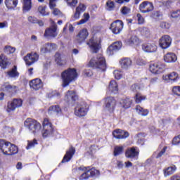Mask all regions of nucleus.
<instances>
[{
  "label": "nucleus",
  "instance_id": "a19ab883",
  "mask_svg": "<svg viewBox=\"0 0 180 180\" xmlns=\"http://www.w3.org/2000/svg\"><path fill=\"white\" fill-rule=\"evenodd\" d=\"M18 153H19V148H18L16 145L13 143H11L10 148L8 150V153L7 155L8 156L15 155V154H18Z\"/></svg>",
  "mask_w": 180,
  "mask_h": 180
},
{
  "label": "nucleus",
  "instance_id": "2f4dec72",
  "mask_svg": "<svg viewBox=\"0 0 180 180\" xmlns=\"http://www.w3.org/2000/svg\"><path fill=\"white\" fill-rule=\"evenodd\" d=\"M4 4L7 9L10 11H13L18 6L19 4V0H5Z\"/></svg>",
  "mask_w": 180,
  "mask_h": 180
},
{
  "label": "nucleus",
  "instance_id": "20e7f679",
  "mask_svg": "<svg viewBox=\"0 0 180 180\" xmlns=\"http://www.w3.org/2000/svg\"><path fill=\"white\" fill-rule=\"evenodd\" d=\"M43 129H42V137L43 139H47V137H51L54 134V127H53V124L50 122L49 118H44L42 122Z\"/></svg>",
  "mask_w": 180,
  "mask_h": 180
},
{
  "label": "nucleus",
  "instance_id": "680f3d73",
  "mask_svg": "<svg viewBox=\"0 0 180 180\" xmlns=\"http://www.w3.org/2000/svg\"><path fill=\"white\" fill-rule=\"evenodd\" d=\"M136 18H138V23L139 25H143V23H144V18H143V16L141 15V14L138 13L136 15Z\"/></svg>",
  "mask_w": 180,
  "mask_h": 180
},
{
  "label": "nucleus",
  "instance_id": "bb28decb",
  "mask_svg": "<svg viewBox=\"0 0 180 180\" xmlns=\"http://www.w3.org/2000/svg\"><path fill=\"white\" fill-rule=\"evenodd\" d=\"M12 63L11 61H9V59L8 57H6L5 55L1 53L0 55V67L1 70H6L9 65H11Z\"/></svg>",
  "mask_w": 180,
  "mask_h": 180
},
{
  "label": "nucleus",
  "instance_id": "bf43d9fd",
  "mask_svg": "<svg viewBox=\"0 0 180 180\" xmlns=\"http://www.w3.org/2000/svg\"><path fill=\"white\" fill-rule=\"evenodd\" d=\"M167 148H168V147L165 146L162 149V150L157 155L156 158H161V157H162V155H164V154H165V151H167Z\"/></svg>",
  "mask_w": 180,
  "mask_h": 180
},
{
  "label": "nucleus",
  "instance_id": "2eb2a0df",
  "mask_svg": "<svg viewBox=\"0 0 180 180\" xmlns=\"http://www.w3.org/2000/svg\"><path fill=\"white\" fill-rule=\"evenodd\" d=\"M172 43V39L169 35H163L160 39H159V46L163 50H165L171 46V44Z\"/></svg>",
  "mask_w": 180,
  "mask_h": 180
},
{
  "label": "nucleus",
  "instance_id": "4be33fe9",
  "mask_svg": "<svg viewBox=\"0 0 180 180\" xmlns=\"http://www.w3.org/2000/svg\"><path fill=\"white\" fill-rule=\"evenodd\" d=\"M30 88L34 91H39L43 88V82L40 79H34L30 82Z\"/></svg>",
  "mask_w": 180,
  "mask_h": 180
},
{
  "label": "nucleus",
  "instance_id": "a211bd4d",
  "mask_svg": "<svg viewBox=\"0 0 180 180\" xmlns=\"http://www.w3.org/2000/svg\"><path fill=\"white\" fill-rule=\"evenodd\" d=\"M88 36H89L88 30L82 29L77 34L75 41L77 42L79 44H82V43H84L86 39H88Z\"/></svg>",
  "mask_w": 180,
  "mask_h": 180
},
{
  "label": "nucleus",
  "instance_id": "9d476101",
  "mask_svg": "<svg viewBox=\"0 0 180 180\" xmlns=\"http://www.w3.org/2000/svg\"><path fill=\"white\" fill-rule=\"evenodd\" d=\"M149 71L152 72V74H162L165 72V65L162 62L151 63L149 66Z\"/></svg>",
  "mask_w": 180,
  "mask_h": 180
},
{
  "label": "nucleus",
  "instance_id": "f3484780",
  "mask_svg": "<svg viewBox=\"0 0 180 180\" xmlns=\"http://www.w3.org/2000/svg\"><path fill=\"white\" fill-rule=\"evenodd\" d=\"M112 136L117 140H124V139H127L130 136V134L127 131L117 129L112 131Z\"/></svg>",
  "mask_w": 180,
  "mask_h": 180
},
{
  "label": "nucleus",
  "instance_id": "c85d7f7f",
  "mask_svg": "<svg viewBox=\"0 0 180 180\" xmlns=\"http://www.w3.org/2000/svg\"><path fill=\"white\" fill-rule=\"evenodd\" d=\"M86 10V6L85 4H79V6L76 8V11L73 15L74 20H77L81 17V13L85 12Z\"/></svg>",
  "mask_w": 180,
  "mask_h": 180
},
{
  "label": "nucleus",
  "instance_id": "e433bc0d",
  "mask_svg": "<svg viewBox=\"0 0 180 180\" xmlns=\"http://www.w3.org/2000/svg\"><path fill=\"white\" fill-rule=\"evenodd\" d=\"M61 112H62L61 108H60V105H51L48 109L49 115H53V113H56V115H60Z\"/></svg>",
  "mask_w": 180,
  "mask_h": 180
},
{
  "label": "nucleus",
  "instance_id": "338daca9",
  "mask_svg": "<svg viewBox=\"0 0 180 180\" xmlns=\"http://www.w3.org/2000/svg\"><path fill=\"white\" fill-rule=\"evenodd\" d=\"M172 144L174 146H176L177 144H180L179 138L178 136H175L172 140Z\"/></svg>",
  "mask_w": 180,
  "mask_h": 180
},
{
  "label": "nucleus",
  "instance_id": "9b49d317",
  "mask_svg": "<svg viewBox=\"0 0 180 180\" xmlns=\"http://www.w3.org/2000/svg\"><path fill=\"white\" fill-rule=\"evenodd\" d=\"M44 36L47 39H54L58 36L57 32V24L54 21H52V25L50 27L45 30Z\"/></svg>",
  "mask_w": 180,
  "mask_h": 180
},
{
  "label": "nucleus",
  "instance_id": "37998d69",
  "mask_svg": "<svg viewBox=\"0 0 180 180\" xmlns=\"http://www.w3.org/2000/svg\"><path fill=\"white\" fill-rule=\"evenodd\" d=\"M124 153V147L123 146H115L113 150L114 157H119V155H122Z\"/></svg>",
  "mask_w": 180,
  "mask_h": 180
},
{
  "label": "nucleus",
  "instance_id": "e2e57ef3",
  "mask_svg": "<svg viewBox=\"0 0 180 180\" xmlns=\"http://www.w3.org/2000/svg\"><path fill=\"white\" fill-rule=\"evenodd\" d=\"M53 15H54V16H60V15H62V13L61 11H60V9L58 8H53Z\"/></svg>",
  "mask_w": 180,
  "mask_h": 180
},
{
  "label": "nucleus",
  "instance_id": "09e8293b",
  "mask_svg": "<svg viewBox=\"0 0 180 180\" xmlns=\"http://www.w3.org/2000/svg\"><path fill=\"white\" fill-rule=\"evenodd\" d=\"M37 144V140L34 139L32 141H28V144L26 146V150H30V148H33Z\"/></svg>",
  "mask_w": 180,
  "mask_h": 180
},
{
  "label": "nucleus",
  "instance_id": "a18cd8bd",
  "mask_svg": "<svg viewBox=\"0 0 180 180\" xmlns=\"http://www.w3.org/2000/svg\"><path fill=\"white\" fill-rule=\"evenodd\" d=\"M87 171L89 172V174L90 175V177H94V176H99L101 172L99 170L95 169V167H92L91 169L87 168Z\"/></svg>",
  "mask_w": 180,
  "mask_h": 180
},
{
  "label": "nucleus",
  "instance_id": "aec40b11",
  "mask_svg": "<svg viewBox=\"0 0 180 180\" xmlns=\"http://www.w3.org/2000/svg\"><path fill=\"white\" fill-rule=\"evenodd\" d=\"M75 148L72 146H71L69 148V150L66 151L60 164H64L65 162H70V161H71V160L72 159V158L74 157L75 154Z\"/></svg>",
  "mask_w": 180,
  "mask_h": 180
},
{
  "label": "nucleus",
  "instance_id": "7ed1b4c3",
  "mask_svg": "<svg viewBox=\"0 0 180 180\" xmlns=\"http://www.w3.org/2000/svg\"><path fill=\"white\" fill-rule=\"evenodd\" d=\"M24 125L33 134H36V133H38L41 129V124L33 118H27L24 122Z\"/></svg>",
  "mask_w": 180,
  "mask_h": 180
},
{
  "label": "nucleus",
  "instance_id": "c756f323",
  "mask_svg": "<svg viewBox=\"0 0 180 180\" xmlns=\"http://www.w3.org/2000/svg\"><path fill=\"white\" fill-rule=\"evenodd\" d=\"M88 168H89V167H84V166H81L77 168L78 171H84V172L79 176V180H87V179H89V178H91V175H89V172H88Z\"/></svg>",
  "mask_w": 180,
  "mask_h": 180
},
{
  "label": "nucleus",
  "instance_id": "5fc2aeb1",
  "mask_svg": "<svg viewBox=\"0 0 180 180\" xmlns=\"http://www.w3.org/2000/svg\"><path fill=\"white\" fill-rule=\"evenodd\" d=\"M172 92L174 95L180 96V86H174L172 89Z\"/></svg>",
  "mask_w": 180,
  "mask_h": 180
},
{
  "label": "nucleus",
  "instance_id": "72a5a7b5",
  "mask_svg": "<svg viewBox=\"0 0 180 180\" xmlns=\"http://www.w3.org/2000/svg\"><path fill=\"white\" fill-rule=\"evenodd\" d=\"M120 103L123 109H130V108H131V105L133 104V100L127 97L126 98L121 100Z\"/></svg>",
  "mask_w": 180,
  "mask_h": 180
},
{
  "label": "nucleus",
  "instance_id": "423d86ee",
  "mask_svg": "<svg viewBox=\"0 0 180 180\" xmlns=\"http://www.w3.org/2000/svg\"><path fill=\"white\" fill-rule=\"evenodd\" d=\"M140 155V149L137 146L128 148L125 151V157L131 161H137Z\"/></svg>",
  "mask_w": 180,
  "mask_h": 180
},
{
  "label": "nucleus",
  "instance_id": "0e129e2a",
  "mask_svg": "<svg viewBox=\"0 0 180 180\" xmlns=\"http://www.w3.org/2000/svg\"><path fill=\"white\" fill-rule=\"evenodd\" d=\"M56 1L57 0H49L50 9H53L57 6V4H56Z\"/></svg>",
  "mask_w": 180,
  "mask_h": 180
},
{
  "label": "nucleus",
  "instance_id": "473e14b6",
  "mask_svg": "<svg viewBox=\"0 0 180 180\" xmlns=\"http://www.w3.org/2000/svg\"><path fill=\"white\" fill-rule=\"evenodd\" d=\"M142 49L146 53H154L157 51V46L154 44H144L142 45Z\"/></svg>",
  "mask_w": 180,
  "mask_h": 180
},
{
  "label": "nucleus",
  "instance_id": "7c9ffc66",
  "mask_svg": "<svg viewBox=\"0 0 180 180\" xmlns=\"http://www.w3.org/2000/svg\"><path fill=\"white\" fill-rule=\"evenodd\" d=\"M178 60L176 55L172 52H169L164 56L165 63H175Z\"/></svg>",
  "mask_w": 180,
  "mask_h": 180
},
{
  "label": "nucleus",
  "instance_id": "f03ea898",
  "mask_svg": "<svg viewBox=\"0 0 180 180\" xmlns=\"http://www.w3.org/2000/svg\"><path fill=\"white\" fill-rule=\"evenodd\" d=\"M88 67L91 68H96V70H101V71L105 72L108 68L106 65V59L102 55H97L96 57H93L88 63Z\"/></svg>",
  "mask_w": 180,
  "mask_h": 180
},
{
  "label": "nucleus",
  "instance_id": "4468645a",
  "mask_svg": "<svg viewBox=\"0 0 180 180\" xmlns=\"http://www.w3.org/2000/svg\"><path fill=\"white\" fill-rule=\"evenodd\" d=\"M39 54L36 52H32L30 53H27L26 56L24 57V61H25L26 65L30 67V65L34 64L36 61L39 60Z\"/></svg>",
  "mask_w": 180,
  "mask_h": 180
},
{
  "label": "nucleus",
  "instance_id": "f8f14e48",
  "mask_svg": "<svg viewBox=\"0 0 180 180\" xmlns=\"http://www.w3.org/2000/svg\"><path fill=\"white\" fill-rule=\"evenodd\" d=\"M123 26H124L123 21L120 20H116L111 23L110 30L113 33V34H120V33H121L123 30Z\"/></svg>",
  "mask_w": 180,
  "mask_h": 180
},
{
  "label": "nucleus",
  "instance_id": "6e6552de",
  "mask_svg": "<svg viewBox=\"0 0 180 180\" xmlns=\"http://www.w3.org/2000/svg\"><path fill=\"white\" fill-rule=\"evenodd\" d=\"M87 46H89L91 52L96 54L99 53V50L102 49V44H101V41L96 40L95 37H92L89 41L86 42Z\"/></svg>",
  "mask_w": 180,
  "mask_h": 180
},
{
  "label": "nucleus",
  "instance_id": "ddd939ff",
  "mask_svg": "<svg viewBox=\"0 0 180 180\" xmlns=\"http://www.w3.org/2000/svg\"><path fill=\"white\" fill-rule=\"evenodd\" d=\"M105 109L109 112V113H113L115 109H116V105L117 102L115 98L110 96L105 98Z\"/></svg>",
  "mask_w": 180,
  "mask_h": 180
},
{
  "label": "nucleus",
  "instance_id": "6e6d98bb",
  "mask_svg": "<svg viewBox=\"0 0 180 180\" xmlns=\"http://www.w3.org/2000/svg\"><path fill=\"white\" fill-rule=\"evenodd\" d=\"M161 16V12L160 11H153L150 14V18L153 19H158Z\"/></svg>",
  "mask_w": 180,
  "mask_h": 180
},
{
  "label": "nucleus",
  "instance_id": "393cba45",
  "mask_svg": "<svg viewBox=\"0 0 180 180\" xmlns=\"http://www.w3.org/2000/svg\"><path fill=\"white\" fill-rule=\"evenodd\" d=\"M55 50H57V44L47 43L45 44L44 47L41 48L40 51L43 54H46V53H51V51H54Z\"/></svg>",
  "mask_w": 180,
  "mask_h": 180
},
{
  "label": "nucleus",
  "instance_id": "4d7b16f0",
  "mask_svg": "<svg viewBox=\"0 0 180 180\" xmlns=\"http://www.w3.org/2000/svg\"><path fill=\"white\" fill-rule=\"evenodd\" d=\"M6 51L8 53V54H13V53H15L16 49L11 46H7L5 47Z\"/></svg>",
  "mask_w": 180,
  "mask_h": 180
},
{
  "label": "nucleus",
  "instance_id": "052dcab7",
  "mask_svg": "<svg viewBox=\"0 0 180 180\" xmlns=\"http://www.w3.org/2000/svg\"><path fill=\"white\" fill-rule=\"evenodd\" d=\"M121 12L122 15H127V13H130V8L127 6L122 7Z\"/></svg>",
  "mask_w": 180,
  "mask_h": 180
},
{
  "label": "nucleus",
  "instance_id": "4c0bfd02",
  "mask_svg": "<svg viewBox=\"0 0 180 180\" xmlns=\"http://www.w3.org/2000/svg\"><path fill=\"white\" fill-rule=\"evenodd\" d=\"M176 171V166L172 165L171 167L165 168L163 169V174L165 176H169V175H172Z\"/></svg>",
  "mask_w": 180,
  "mask_h": 180
},
{
  "label": "nucleus",
  "instance_id": "412c9836",
  "mask_svg": "<svg viewBox=\"0 0 180 180\" xmlns=\"http://www.w3.org/2000/svg\"><path fill=\"white\" fill-rule=\"evenodd\" d=\"M11 144V142L5 139H0V150L4 155H8Z\"/></svg>",
  "mask_w": 180,
  "mask_h": 180
},
{
  "label": "nucleus",
  "instance_id": "39448f33",
  "mask_svg": "<svg viewBox=\"0 0 180 180\" xmlns=\"http://www.w3.org/2000/svg\"><path fill=\"white\" fill-rule=\"evenodd\" d=\"M79 99L77 91L75 90H68L65 95L64 101L68 106H75L77 105V101Z\"/></svg>",
  "mask_w": 180,
  "mask_h": 180
},
{
  "label": "nucleus",
  "instance_id": "c03bdc74",
  "mask_svg": "<svg viewBox=\"0 0 180 180\" xmlns=\"http://www.w3.org/2000/svg\"><path fill=\"white\" fill-rule=\"evenodd\" d=\"M134 99L135 101V103H141L143 101H146V99H147V97L146 96H142L141 93H136Z\"/></svg>",
  "mask_w": 180,
  "mask_h": 180
},
{
  "label": "nucleus",
  "instance_id": "3c124183",
  "mask_svg": "<svg viewBox=\"0 0 180 180\" xmlns=\"http://www.w3.org/2000/svg\"><path fill=\"white\" fill-rule=\"evenodd\" d=\"M66 3L68 6H70V8H75V6H77V4H78V0H66Z\"/></svg>",
  "mask_w": 180,
  "mask_h": 180
},
{
  "label": "nucleus",
  "instance_id": "8fccbe9b",
  "mask_svg": "<svg viewBox=\"0 0 180 180\" xmlns=\"http://www.w3.org/2000/svg\"><path fill=\"white\" fill-rule=\"evenodd\" d=\"M105 6L107 7L108 11H113L115 9V1H112V0H108Z\"/></svg>",
  "mask_w": 180,
  "mask_h": 180
},
{
  "label": "nucleus",
  "instance_id": "13d9d810",
  "mask_svg": "<svg viewBox=\"0 0 180 180\" xmlns=\"http://www.w3.org/2000/svg\"><path fill=\"white\" fill-rule=\"evenodd\" d=\"M130 89L132 91V92H137V91L140 89V86L137 84H134L131 86Z\"/></svg>",
  "mask_w": 180,
  "mask_h": 180
},
{
  "label": "nucleus",
  "instance_id": "5701e85b",
  "mask_svg": "<svg viewBox=\"0 0 180 180\" xmlns=\"http://www.w3.org/2000/svg\"><path fill=\"white\" fill-rule=\"evenodd\" d=\"M1 89V91H4V92L11 94V95H13V94H16V92H18V86L8 84V83L3 84Z\"/></svg>",
  "mask_w": 180,
  "mask_h": 180
},
{
  "label": "nucleus",
  "instance_id": "864d4df0",
  "mask_svg": "<svg viewBox=\"0 0 180 180\" xmlns=\"http://www.w3.org/2000/svg\"><path fill=\"white\" fill-rule=\"evenodd\" d=\"M171 16L174 19H180V10L173 11L171 14Z\"/></svg>",
  "mask_w": 180,
  "mask_h": 180
},
{
  "label": "nucleus",
  "instance_id": "79ce46f5",
  "mask_svg": "<svg viewBox=\"0 0 180 180\" xmlns=\"http://www.w3.org/2000/svg\"><path fill=\"white\" fill-rule=\"evenodd\" d=\"M32 9V0H22V11L29 12Z\"/></svg>",
  "mask_w": 180,
  "mask_h": 180
},
{
  "label": "nucleus",
  "instance_id": "dca6fc26",
  "mask_svg": "<svg viewBox=\"0 0 180 180\" xmlns=\"http://www.w3.org/2000/svg\"><path fill=\"white\" fill-rule=\"evenodd\" d=\"M139 11L141 13H148L154 11V4L152 2L145 1L139 5Z\"/></svg>",
  "mask_w": 180,
  "mask_h": 180
},
{
  "label": "nucleus",
  "instance_id": "c9c22d12",
  "mask_svg": "<svg viewBox=\"0 0 180 180\" xmlns=\"http://www.w3.org/2000/svg\"><path fill=\"white\" fill-rule=\"evenodd\" d=\"M135 110L138 113V115H140V116L143 117L148 116V113H150V110L148 109H146L141 107L140 105H136Z\"/></svg>",
  "mask_w": 180,
  "mask_h": 180
},
{
  "label": "nucleus",
  "instance_id": "69168bd1",
  "mask_svg": "<svg viewBox=\"0 0 180 180\" xmlns=\"http://www.w3.org/2000/svg\"><path fill=\"white\" fill-rule=\"evenodd\" d=\"M28 21L30 22V23H33V24L37 23V19L36 18V17H33V16L28 17Z\"/></svg>",
  "mask_w": 180,
  "mask_h": 180
},
{
  "label": "nucleus",
  "instance_id": "58836bf2",
  "mask_svg": "<svg viewBox=\"0 0 180 180\" xmlns=\"http://www.w3.org/2000/svg\"><path fill=\"white\" fill-rule=\"evenodd\" d=\"M54 57L55 63H56L58 65L63 67V65H65V64H67V62L61 58V53H60L59 52H56Z\"/></svg>",
  "mask_w": 180,
  "mask_h": 180
},
{
  "label": "nucleus",
  "instance_id": "1a4fd4ad",
  "mask_svg": "<svg viewBox=\"0 0 180 180\" xmlns=\"http://www.w3.org/2000/svg\"><path fill=\"white\" fill-rule=\"evenodd\" d=\"M89 111V106L86 103H83L75 108V115L77 117H85Z\"/></svg>",
  "mask_w": 180,
  "mask_h": 180
},
{
  "label": "nucleus",
  "instance_id": "603ef678",
  "mask_svg": "<svg viewBox=\"0 0 180 180\" xmlns=\"http://www.w3.org/2000/svg\"><path fill=\"white\" fill-rule=\"evenodd\" d=\"M113 75L115 79H121V78L123 77V73L120 70H114Z\"/></svg>",
  "mask_w": 180,
  "mask_h": 180
},
{
  "label": "nucleus",
  "instance_id": "a878e982",
  "mask_svg": "<svg viewBox=\"0 0 180 180\" xmlns=\"http://www.w3.org/2000/svg\"><path fill=\"white\" fill-rule=\"evenodd\" d=\"M141 39L137 35H132L129 39L126 40L128 46H140L141 44Z\"/></svg>",
  "mask_w": 180,
  "mask_h": 180
},
{
  "label": "nucleus",
  "instance_id": "774afa93",
  "mask_svg": "<svg viewBox=\"0 0 180 180\" xmlns=\"http://www.w3.org/2000/svg\"><path fill=\"white\" fill-rule=\"evenodd\" d=\"M84 75H86V77H91V75H92V70H84Z\"/></svg>",
  "mask_w": 180,
  "mask_h": 180
},
{
  "label": "nucleus",
  "instance_id": "f704fd0d",
  "mask_svg": "<svg viewBox=\"0 0 180 180\" xmlns=\"http://www.w3.org/2000/svg\"><path fill=\"white\" fill-rule=\"evenodd\" d=\"M121 68L123 70H127L130 65H131V59L129 58H124L120 60Z\"/></svg>",
  "mask_w": 180,
  "mask_h": 180
},
{
  "label": "nucleus",
  "instance_id": "cd10ccee",
  "mask_svg": "<svg viewBox=\"0 0 180 180\" xmlns=\"http://www.w3.org/2000/svg\"><path fill=\"white\" fill-rule=\"evenodd\" d=\"M162 79L165 81H172V82H176L179 79V75L176 72H172L168 75L162 76Z\"/></svg>",
  "mask_w": 180,
  "mask_h": 180
},
{
  "label": "nucleus",
  "instance_id": "49530a36",
  "mask_svg": "<svg viewBox=\"0 0 180 180\" xmlns=\"http://www.w3.org/2000/svg\"><path fill=\"white\" fill-rule=\"evenodd\" d=\"M84 18L80 20L78 22L77 25H84L85 23H86V22H88V20H89V18H91V16L89 15V13H84L83 15Z\"/></svg>",
  "mask_w": 180,
  "mask_h": 180
},
{
  "label": "nucleus",
  "instance_id": "0eeeda50",
  "mask_svg": "<svg viewBox=\"0 0 180 180\" xmlns=\"http://www.w3.org/2000/svg\"><path fill=\"white\" fill-rule=\"evenodd\" d=\"M22 105H23V100L21 98H13L12 101L7 103L6 112H7V113H12V112H15L18 108H21Z\"/></svg>",
  "mask_w": 180,
  "mask_h": 180
},
{
  "label": "nucleus",
  "instance_id": "ea45409f",
  "mask_svg": "<svg viewBox=\"0 0 180 180\" xmlns=\"http://www.w3.org/2000/svg\"><path fill=\"white\" fill-rule=\"evenodd\" d=\"M109 91L112 92L113 94H117L119 91V88L117 86V82L115 80H112L110 82V84L108 86Z\"/></svg>",
  "mask_w": 180,
  "mask_h": 180
},
{
  "label": "nucleus",
  "instance_id": "f257e3e1",
  "mask_svg": "<svg viewBox=\"0 0 180 180\" xmlns=\"http://www.w3.org/2000/svg\"><path fill=\"white\" fill-rule=\"evenodd\" d=\"M61 78L63 82V88H67L71 82L77 81V79L78 78L77 69L71 68H68L61 73Z\"/></svg>",
  "mask_w": 180,
  "mask_h": 180
},
{
  "label": "nucleus",
  "instance_id": "de8ad7c7",
  "mask_svg": "<svg viewBox=\"0 0 180 180\" xmlns=\"http://www.w3.org/2000/svg\"><path fill=\"white\" fill-rule=\"evenodd\" d=\"M38 12L42 15V16H49L50 15L49 12H46V6H39L38 7Z\"/></svg>",
  "mask_w": 180,
  "mask_h": 180
},
{
  "label": "nucleus",
  "instance_id": "6ab92c4d",
  "mask_svg": "<svg viewBox=\"0 0 180 180\" xmlns=\"http://www.w3.org/2000/svg\"><path fill=\"white\" fill-rule=\"evenodd\" d=\"M122 46H123V44H122L121 41H117L115 42H113L107 49L108 54H109V56H113V54H115V52L119 51V50L122 49Z\"/></svg>",
  "mask_w": 180,
  "mask_h": 180
},
{
  "label": "nucleus",
  "instance_id": "b1692460",
  "mask_svg": "<svg viewBox=\"0 0 180 180\" xmlns=\"http://www.w3.org/2000/svg\"><path fill=\"white\" fill-rule=\"evenodd\" d=\"M5 74L8 78H13L14 79L19 78V75H20L18 71V66L16 65H14L10 70L6 72Z\"/></svg>",
  "mask_w": 180,
  "mask_h": 180
}]
</instances>
